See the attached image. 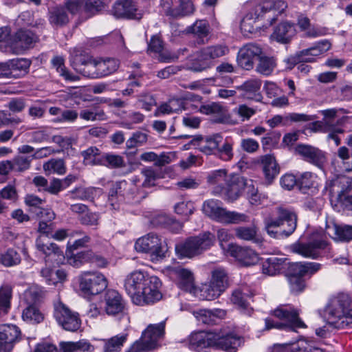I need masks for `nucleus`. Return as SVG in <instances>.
<instances>
[{
    "instance_id": "f257e3e1",
    "label": "nucleus",
    "mask_w": 352,
    "mask_h": 352,
    "mask_svg": "<svg viewBox=\"0 0 352 352\" xmlns=\"http://www.w3.org/2000/svg\"><path fill=\"white\" fill-rule=\"evenodd\" d=\"M162 285L157 276L142 271L131 272L124 280L125 290L137 305H148L162 299Z\"/></svg>"
},
{
    "instance_id": "f03ea898",
    "label": "nucleus",
    "mask_w": 352,
    "mask_h": 352,
    "mask_svg": "<svg viewBox=\"0 0 352 352\" xmlns=\"http://www.w3.org/2000/svg\"><path fill=\"white\" fill-rule=\"evenodd\" d=\"M242 342L243 337L233 331H199L189 336L188 348L195 352H209L211 349L236 352Z\"/></svg>"
},
{
    "instance_id": "7ed1b4c3",
    "label": "nucleus",
    "mask_w": 352,
    "mask_h": 352,
    "mask_svg": "<svg viewBox=\"0 0 352 352\" xmlns=\"http://www.w3.org/2000/svg\"><path fill=\"white\" fill-rule=\"evenodd\" d=\"M349 295L341 294L331 299L322 311H319L320 315L327 324L333 329H344L352 327V308Z\"/></svg>"
},
{
    "instance_id": "20e7f679",
    "label": "nucleus",
    "mask_w": 352,
    "mask_h": 352,
    "mask_svg": "<svg viewBox=\"0 0 352 352\" xmlns=\"http://www.w3.org/2000/svg\"><path fill=\"white\" fill-rule=\"evenodd\" d=\"M216 241L214 234L210 231L199 233L197 236L187 237L184 241L175 244V251L178 258H192L201 254L214 245Z\"/></svg>"
},
{
    "instance_id": "39448f33",
    "label": "nucleus",
    "mask_w": 352,
    "mask_h": 352,
    "mask_svg": "<svg viewBox=\"0 0 352 352\" xmlns=\"http://www.w3.org/2000/svg\"><path fill=\"white\" fill-rule=\"evenodd\" d=\"M321 268V264L311 262H294L286 274L292 294L297 296L303 292L307 287L305 276L313 275Z\"/></svg>"
},
{
    "instance_id": "423d86ee",
    "label": "nucleus",
    "mask_w": 352,
    "mask_h": 352,
    "mask_svg": "<svg viewBox=\"0 0 352 352\" xmlns=\"http://www.w3.org/2000/svg\"><path fill=\"white\" fill-rule=\"evenodd\" d=\"M91 238L86 235L81 239L76 240L73 244H70L68 241L67 244V249L65 253L60 248V247L55 243H50L49 245L44 244L41 237H37L36 239V249L41 252L46 257L53 254L56 256V263H63L65 259L66 255H72L75 250H77L79 248H83L85 246L87 243H89Z\"/></svg>"
},
{
    "instance_id": "0eeeda50",
    "label": "nucleus",
    "mask_w": 352,
    "mask_h": 352,
    "mask_svg": "<svg viewBox=\"0 0 352 352\" xmlns=\"http://www.w3.org/2000/svg\"><path fill=\"white\" fill-rule=\"evenodd\" d=\"M107 285V279L98 272H85L79 276V289L85 298H90L102 293Z\"/></svg>"
},
{
    "instance_id": "6e6552de",
    "label": "nucleus",
    "mask_w": 352,
    "mask_h": 352,
    "mask_svg": "<svg viewBox=\"0 0 352 352\" xmlns=\"http://www.w3.org/2000/svg\"><path fill=\"white\" fill-rule=\"evenodd\" d=\"M229 52V48L225 45H214L201 49L197 54V58L190 68L196 72H202L212 64V60L225 56Z\"/></svg>"
},
{
    "instance_id": "1a4fd4ad",
    "label": "nucleus",
    "mask_w": 352,
    "mask_h": 352,
    "mask_svg": "<svg viewBox=\"0 0 352 352\" xmlns=\"http://www.w3.org/2000/svg\"><path fill=\"white\" fill-rule=\"evenodd\" d=\"M135 249L138 252L148 254L152 259L159 260L166 257L168 250L167 245L155 234L149 233L138 239L135 243Z\"/></svg>"
},
{
    "instance_id": "9d476101",
    "label": "nucleus",
    "mask_w": 352,
    "mask_h": 352,
    "mask_svg": "<svg viewBox=\"0 0 352 352\" xmlns=\"http://www.w3.org/2000/svg\"><path fill=\"white\" fill-rule=\"evenodd\" d=\"M54 317L58 324L65 331L75 332L81 326V320L78 313L72 312L65 305L60 302L55 306Z\"/></svg>"
},
{
    "instance_id": "9b49d317",
    "label": "nucleus",
    "mask_w": 352,
    "mask_h": 352,
    "mask_svg": "<svg viewBox=\"0 0 352 352\" xmlns=\"http://www.w3.org/2000/svg\"><path fill=\"white\" fill-rule=\"evenodd\" d=\"M228 252L241 267H250L260 263L261 258L252 248L232 243L228 245Z\"/></svg>"
},
{
    "instance_id": "f8f14e48",
    "label": "nucleus",
    "mask_w": 352,
    "mask_h": 352,
    "mask_svg": "<svg viewBox=\"0 0 352 352\" xmlns=\"http://www.w3.org/2000/svg\"><path fill=\"white\" fill-rule=\"evenodd\" d=\"M110 12L116 19L140 20L142 17V13L134 0H116Z\"/></svg>"
},
{
    "instance_id": "ddd939ff",
    "label": "nucleus",
    "mask_w": 352,
    "mask_h": 352,
    "mask_svg": "<svg viewBox=\"0 0 352 352\" xmlns=\"http://www.w3.org/2000/svg\"><path fill=\"white\" fill-rule=\"evenodd\" d=\"M21 335L20 328L15 324L0 325V352H10L21 340Z\"/></svg>"
},
{
    "instance_id": "4468645a",
    "label": "nucleus",
    "mask_w": 352,
    "mask_h": 352,
    "mask_svg": "<svg viewBox=\"0 0 352 352\" xmlns=\"http://www.w3.org/2000/svg\"><path fill=\"white\" fill-rule=\"evenodd\" d=\"M247 185L245 177H229L226 180V186L218 185L215 187V192L224 193L225 199L228 201H236L242 194Z\"/></svg>"
},
{
    "instance_id": "2eb2a0df",
    "label": "nucleus",
    "mask_w": 352,
    "mask_h": 352,
    "mask_svg": "<svg viewBox=\"0 0 352 352\" xmlns=\"http://www.w3.org/2000/svg\"><path fill=\"white\" fill-rule=\"evenodd\" d=\"M66 257L69 263L75 267H80L83 264L88 263H94L99 267H104L108 263L105 258L96 254L90 249L74 252L71 256L66 255Z\"/></svg>"
},
{
    "instance_id": "dca6fc26",
    "label": "nucleus",
    "mask_w": 352,
    "mask_h": 352,
    "mask_svg": "<svg viewBox=\"0 0 352 352\" xmlns=\"http://www.w3.org/2000/svg\"><path fill=\"white\" fill-rule=\"evenodd\" d=\"M38 41V36L30 30L21 28L10 38V47L16 54L31 48Z\"/></svg>"
},
{
    "instance_id": "f3484780",
    "label": "nucleus",
    "mask_w": 352,
    "mask_h": 352,
    "mask_svg": "<svg viewBox=\"0 0 352 352\" xmlns=\"http://www.w3.org/2000/svg\"><path fill=\"white\" fill-rule=\"evenodd\" d=\"M294 262L285 257L270 256L267 258H261L260 264L262 265V272L265 274L274 276L283 274L285 276L289 271Z\"/></svg>"
},
{
    "instance_id": "a211bd4d",
    "label": "nucleus",
    "mask_w": 352,
    "mask_h": 352,
    "mask_svg": "<svg viewBox=\"0 0 352 352\" xmlns=\"http://www.w3.org/2000/svg\"><path fill=\"white\" fill-rule=\"evenodd\" d=\"M274 349L278 351H289L290 352H326L325 350L320 347L313 346L310 340L300 336L286 342L274 344Z\"/></svg>"
},
{
    "instance_id": "6ab92c4d",
    "label": "nucleus",
    "mask_w": 352,
    "mask_h": 352,
    "mask_svg": "<svg viewBox=\"0 0 352 352\" xmlns=\"http://www.w3.org/2000/svg\"><path fill=\"white\" fill-rule=\"evenodd\" d=\"M328 243L322 239H315L308 243H300L297 241L291 245L294 253L300 254L305 258L316 259L319 256L318 250H324Z\"/></svg>"
},
{
    "instance_id": "aec40b11",
    "label": "nucleus",
    "mask_w": 352,
    "mask_h": 352,
    "mask_svg": "<svg viewBox=\"0 0 352 352\" xmlns=\"http://www.w3.org/2000/svg\"><path fill=\"white\" fill-rule=\"evenodd\" d=\"M262 54L261 47L254 43H248L239 51L236 58L238 65L243 69L250 70L254 67L255 58H259Z\"/></svg>"
},
{
    "instance_id": "412c9836",
    "label": "nucleus",
    "mask_w": 352,
    "mask_h": 352,
    "mask_svg": "<svg viewBox=\"0 0 352 352\" xmlns=\"http://www.w3.org/2000/svg\"><path fill=\"white\" fill-rule=\"evenodd\" d=\"M128 184L125 180H122L112 184L108 192V201L110 204L115 208V204L118 201L122 200L126 195H132V198L137 199L135 202H139L144 196H138L139 192H135L131 188H128Z\"/></svg>"
},
{
    "instance_id": "4be33fe9",
    "label": "nucleus",
    "mask_w": 352,
    "mask_h": 352,
    "mask_svg": "<svg viewBox=\"0 0 352 352\" xmlns=\"http://www.w3.org/2000/svg\"><path fill=\"white\" fill-rule=\"evenodd\" d=\"M295 153L300 155L305 161L322 168L326 162L324 153L319 148L307 144H298L295 148Z\"/></svg>"
},
{
    "instance_id": "5701e85b",
    "label": "nucleus",
    "mask_w": 352,
    "mask_h": 352,
    "mask_svg": "<svg viewBox=\"0 0 352 352\" xmlns=\"http://www.w3.org/2000/svg\"><path fill=\"white\" fill-rule=\"evenodd\" d=\"M105 311L109 316L122 315L125 313L126 302L116 290L109 289L105 293Z\"/></svg>"
},
{
    "instance_id": "b1692460",
    "label": "nucleus",
    "mask_w": 352,
    "mask_h": 352,
    "mask_svg": "<svg viewBox=\"0 0 352 352\" xmlns=\"http://www.w3.org/2000/svg\"><path fill=\"white\" fill-rule=\"evenodd\" d=\"M258 10L261 12L264 19L272 25L276 17L281 14L287 7V4L282 0H266L258 4Z\"/></svg>"
},
{
    "instance_id": "393cba45",
    "label": "nucleus",
    "mask_w": 352,
    "mask_h": 352,
    "mask_svg": "<svg viewBox=\"0 0 352 352\" xmlns=\"http://www.w3.org/2000/svg\"><path fill=\"white\" fill-rule=\"evenodd\" d=\"M151 226L157 229H167L173 233H178L183 227V223L175 217L166 213L153 215L150 220Z\"/></svg>"
},
{
    "instance_id": "a878e982",
    "label": "nucleus",
    "mask_w": 352,
    "mask_h": 352,
    "mask_svg": "<svg viewBox=\"0 0 352 352\" xmlns=\"http://www.w3.org/2000/svg\"><path fill=\"white\" fill-rule=\"evenodd\" d=\"M199 323L208 326L218 324L226 316V311L221 309H199L192 312Z\"/></svg>"
},
{
    "instance_id": "bb28decb",
    "label": "nucleus",
    "mask_w": 352,
    "mask_h": 352,
    "mask_svg": "<svg viewBox=\"0 0 352 352\" xmlns=\"http://www.w3.org/2000/svg\"><path fill=\"white\" fill-rule=\"evenodd\" d=\"M313 120V117L305 114L291 113L285 116L276 115L271 119L267 120V123L271 128L278 126H288L292 122H305Z\"/></svg>"
},
{
    "instance_id": "cd10ccee",
    "label": "nucleus",
    "mask_w": 352,
    "mask_h": 352,
    "mask_svg": "<svg viewBox=\"0 0 352 352\" xmlns=\"http://www.w3.org/2000/svg\"><path fill=\"white\" fill-rule=\"evenodd\" d=\"M223 137L220 133H215L206 137L196 135L192 138L190 143L195 146H201V150L206 154L211 153L214 150L217 149L219 144L222 142Z\"/></svg>"
},
{
    "instance_id": "c85d7f7f",
    "label": "nucleus",
    "mask_w": 352,
    "mask_h": 352,
    "mask_svg": "<svg viewBox=\"0 0 352 352\" xmlns=\"http://www.w3.org/2000/svg\"><path fill=\"white\" fill-rule=\"evenodd\" d=\"M221 204V202L218 200H207L204 202L202 210L206 215L212 220L223 223L227 210Z\"/></svg>"
},
{
    "instance_id": "c756f323",
    "label": "nucleus",
    "mask_w": 352,
    "mask_h": 352,
    "mask_svg": "<svg viewBox=\"0 0 352 352\" xmlns=\"http://www.w3.org/2000/svg\"><path fill=\"white\" fill-rule=\"evenodd\" d=\"M254 164H261L265 176H276L280 173V166L271 154L260 155L252 160Z\"/></svg>"
},
{
    "instance_id": "7c9ffc66",
    "label": "nucleus",
    "mask_w": 352,
    "mask_h": 352,
    "mask_svg": "<svg viewBox=\"0 0 352 352\" xmlns=\"http://www.w3.org/2000/svg\"><path fill=\"white\" fill-rule=\"evenodd\" d=\"M48 20L50 23L56 28L66 25L69 21V15L63 6H55L49 8Z\"/></svg>"
},
{
    "instance_id": "2f4dec72",
    "label": "nucleus",
    "mask_w": 352,
    "mask_h": 352,
    "mask_svg": "<svg viewBox=\"0 0 352 352\" xmlns=\"http://www.w3.org/2000/svg\"><path fill=\"white\" fill-rule=\"evenodd\" d=\"M234 231L235 236L239 239L250 241L258 245H261L263 242V239L257 234L258 228L254 224L250 226H239Z\"/></svg>"
},
{
    "instance_id": "473e14b6",
    "label": "nucleus",
    "mask_w": 352,
    "mask_h": 352,
    "mask_svg": "<svg viewBox=\"0 0 352 352\" xmlns=\"http://www.w3.org/2000/svg\"><path fill=\"white\" fill-rule=\"evenodd\" d=\"M278 214H279L283 224L287 223V229L283 230V233L286 237L292 235L296 229L298 217L296 213L290 209L283 207L277 208Z\"/></svg>"
},
{
    "instance_id": "72a5a7b5",
    "label": "nucleus",
    "mask_w": 352,
    "mask_h": 352,
    "mask_svg": "<svg viewBox=\"0 0 352 352\" xmlns=\"http://www.w3.org/2000/svg\"><path fill=\"white\" fill-rule=\"evenodd\" d=\"M209 283L221 294L228 288L229 276L227 272L221 267L215 268L211 272Z\"/></svg>"
},
{
    "instance_id": "f704fd0d",
    "label": "nucleus",
    "mask_w": 352,
    "mask_h": 352,
    "mask_svg": "<svg viewBox=\"0 0 352 352\" xmlns=\"http://www.w3.org/2000/svg\"><path fill=\"white\" fill-rule=\"evenodd\" d=\"M172 0H164L163 7L167 14L175 17L188 15L193 12L194 7L191 0H179V5L175 9L169 6Z\"/></svg>"
},
{
    "instance_id": "c9c22d12",
    "label": "nucleus",
    "mask_w": 352,
    "mask_h": 352,
    "mask_svg": "<svg viewBox=\"0 0 352 352\" xmlns=\"http://www.w3.org/2000/svg\"><path fill=\"white\" fill-rule=\"evenodd\" d=\"M104 153L98 147L91 146L80 152L82 163L86 166H101Z\"/></svg>"
},
{
    "instance_id": "e433bc0d",
    "label": "nucleus",
    "mask_w": 352,
    "mask_h": 352,
    "mask_svg": "<svg viewBox=\"0 0 352 352\" xmlns=\"http://www.w3.org/2000/svg\"><path fill=\"white\" fill-rule=\"evenodd\" d=\"M295 34V30L292 25L284 22L280 23L274 30L272 37L280 43H289Z\"/></svg>"
},
{
    "instance_id": "4c0bfd02",
    "label": "nucleus",
    "mask_w": 352,
    "mask_h": 352,
    "mask_svg": "<svg viewBox=\"0 0 352 352\" xmlns=\"http://www.w3.org/2000/svg\"><path fill=\"white\" fill-rule=\"evenodd\" d=\"M258 10V6L256 5L243 19L241 23V28L242 30L252 33L258 28V26L254 27V24L256 23V21L264 19V16L261 12H259Z\"/></svg>"
},
{
    "instance_id": "58836bf2",
    "label": "nucleus",
    "mask_w": 352,
    "mask_h": 352,
    "mask_svg": "<svg viewBox=\"0 0 352 352\" xmlns=\"http://www.w3.org/2000/svg\"><path fill=\"white\" fill-rule=\"evenodd\" d=\"M348 113L349 112L342 108L340 109H329L321 111V114L324 116L322 120L316 123L318 129L324 132L333 130V124L332 120L337 116L338 113Z\"/></svg>"
},
{
    "instance_id": "ea45409f",
    "label": "nucleus",
    "mask_w": 352,
    "mask_h": 352,
    "mask_svg": "<svg viewBox=\"0 0 352 352\" xmlns=\"http://www.w3.org/2000/svg\"><path fill=\"white\" fill-rule=\"evenodd\" d=\"M145 334L146 330L142 333L141 337L135 341L126 352H148L155 349L157 347V341L151 338L144 340Z\"/></svg>"
},
{
    "instance_id": "a19ab883",
    "label": "nucleus",
    "mask_w": 352,
    "mask_h": 352,
    "mask_svg": "<svg viewBox=\"0 0 352 352\" xmlns=\"http://www.w3.org/2000/svg\"><path fill=\"white\" fill-rule=\"evenodd\" d=\"M254 295V294L250 290L245 292L241 289H237L233 291L230 300L239 309L247 311L250 307L248 299L252 298Z\"/></svg>"
},
{
    "instance_id": "79ce46f5",
    "label": "nucleus",
    "mask_w": 352,
    "mask_h": 352,
    "mask_svg": "<svg viewBox=\"0 0 352 352\" xmlns=\"http://www.w3.org/2000/svg\"><path fill=\"white\" fill-rule=\"evenodd\" d=\"M6 67L5 72V77L8 78L12 75V72L15 71L22 72L24 74L28 72L30 65V62L25 58H17L10 60L3 63Z\"/></svg>"
},
{
    "instance_id": "37998d69",
    "label": "nucleus",
    "mask_w": 352,
    "mask_h": 352,
    "mask_svg": "<svg viewBox=\"0 0 352 352\" xmlns=\"http://www.w3.org/2000/svg\"><path fill=\"white\" fill-rule=\"evenodd\" d=\"M331 43L327 40H323L317 43L314 46L302 50V54L305 58L310 60H305V63L313 62L314 56H318L321 54L328 51L331 48Z\"/></svg>"
},
{
    "instance_id": "c03bdc74",
    "label": "nucleus",
    "mask_w": 352,
    "mask_h": 352,
    "mask_svg": "<svg viewBox=\"0 0 352 352\" xmlns=\"http://www.w3.org/2000/svg\"><path fill=\"white\" fill-rule=\"evenodd\" d=\"M335 236L333 239L336 241L340 242H350L352 241V226L341 223L333 224L332 228Z\"/></svg>"
},
{
    "instance_id": "a18cd8bd",
    "label": "nucleus",
    "mask_w": 352,
    "mask_h": 352,
    "mask_svg": "<svg viewBox=\"0 0 352 352\" xmlns=\"http://www.w3.org/2000/svg\"><path fill=\"white\" fill-rule=\"evenodd\" d=\"M200 112L206 115L218 116L216 122L221 123L224 121L226 109L219 103L211 102L201 105L200 107Z\"/></svg>"
},
{
    "instance_id": "49530a36",
    "label": "nucleus",
    "mask_w": 352,
    "mask_h": 352,
    "mask_svg": "<svg viewBox=\"0 0 352 352\" xmlns=\"http://www.w3.org/2000/svg\"><path fill=\"white\" fill-rule=\"evenodd\" d=\"M120 63L115 58H107L106 60H98V75L99 78L108 76L118 69Z\"/></svg>"
},
{
    "instance_id": "de8ad7c7",
    "label": "nucleus",
    "mask_w": 352,
    "mask_h": 352,
    "mask_svg": "<svg viewBox=\"0 0 352 352\" xmlns=\"http://www.w3.org/2000/svg\"><path fill=\"white\" fill-rule=\"evenodd\" d=\"M43 170L47 175L66 173V165L63 159L53 158L43 164Z\"/></svg>"
},
{
    "instance_id": "09e8293b",
    "label": "nucleus",
    "mask_w": 352,
    "mask_h": 352,
    "mask_svg": "<svg viewBox=\"0 0 352 352\" xmlns=\"http://www.w3.org/2000/svg\"><path fill=\"white\" fill-rule=\"evenodd\" d=\"M102 166L109 169H120L125 167L126 163L124 157L113 153H104Z\"/></svg>"
},
{
    "instance_id": "8fccbe9b",
    "label": "nucleus",
    "mask_w": 352,
    "mask_h": 352,
    "mask_svg": "<svg viewBox=\"0 0 352 352\" xmlns=\"http://www.w3.org/2000/svg\"><path fill=\"white\" fill-rule=\"evenodd\" d=\"M140 158L146 162H154L156 166H163L171 162L169 155L165 153L157 155L153 151L143 153Z\"/></svg>"
},
{
    "instance_id": "3c124183",
    "label": "nucleus",
    "mask_w": 352,
    "mask_h": 352,
    "mask_svg": "<svg viewBox=\"0 0 352 352\" xmlns=\"http://www.w3.org/2000/svg\"><path fill=\"white\" fill-rule=\"evenodd\" d=\"M22 318L30 324H37L43 321L44 315L34 305H30L23 311Z\"/></svg>"
},
{
    "instance_id": "603ef678",
    "label": "nucleus",
    "mask_w": 352,
    "mask_h": 352,
    "mask_svg": "<svg viewBox=\"0 0 352 352\" xmlns=\"http://www.w3.org/2000/svg\"><path fill=\"white\" fill-rule=\"evenodd\" d=\"M298 25L302 31H306V35L309 37H317L323 35V30L315 26H311L310 20L302 14L298 18Z\"/></svg>"
},
{
    "instance_id": "864d4df0",
    "label": "nucleus",
    "mask_w": 352,
    "mask_h": 352,
    "mask_svg": "<svg viewBox=\"0 0 352 352\" xmlns=\"http://www.w3.org/2000/svg\"><path fill=\"white\" fill-rule=\"evenodd\" d=\"M276 66V63L274 58L260 56L256 71L263 76H269L273 72Z\"/></svg>"
},
{
    "instance_id": "5fc2aeb1",
    "label": "nucleus",
    "mask_w": 352,
    "mask_h": 352,
    "mask_svg": "<svg viewBox=\"0 0 352 352\" xmlns=\"http://www.w3.org/2000/svg\"><path fill=\"white\" fill-rule=\"evenodd\" d=\"M127 336V333H122L107 340L104 345V352H119L126 341Z\"/></svg>"
},
{
    "instance_id": "6e6d98bb",
    "label": "nucleus",
    "mask_w": 352,
    "mask_h": 352,
    "mask_svg": "<svg viewBox=\"0 0 352 352\" xmlns=\"http://www.w3.org/2000/svg\"><path fill=\"white\" fill-rule=\"evenodd\" d=\"M190 31L199 39V43H204V38H206L210 33V26L208 23L204 20L197 21L191 27Z\"/></svg>"
},
{
    "instance_id": "4d7b16f0",
    "label": "nucleus",
    "mask_w": 352,
    "mask_h": 352,
    "mask_svg": "<svg viewBox=\"0 0 352 352\" xmlns=\"http://www.w3.org/2000/svg\"><path fill=\"white\" fill-rule=\"evenodd\" d=\"M52 64L60 76H63L66 80L76 81L79 79L77 76L70 74L66 69L63 57L58 56L54 57L52 59Z\"/></svg>"
},
{
    "instance_id": "13d9d810",
    "label": "nucleus",
    "mask_w": 352,
    "mask_h": 352,
    "mask_svg": "<svg viewBox=\"0 0 352 352\" xmlns=\"http://www.w3.org/2000/svg\"><path fill=\"white\" fill-rule=\"evenodd\" d=\"M21 261L20 254L14 248H8L0 254V263L6 267L16 265Z\"/></svg>"
},
{
    "instance_id": "bf43d9fd",
    "label": "nucleus",
    "mask_w": 352,
    "mask_h": 352,
    "mask_svg": "<svg viewBox=\"0 0 352 352\" xmlns=\"http://www.w3.org/2000/svg\"><path fill=\"white\" fill-rule=\"evenodd\" d=\"M202 300H212L219 298L221 294L208 282L203 284L200 288L197 289V294Z\"/></svg>"
},
{
    "instance_id": "052dcab7",
    "label": "nucleus",
    "mask_w": 352,
    "mask_h": 352,
    "mask_svg": "<svg viewBox=\"0 0 352 352\" xmlns=\"http://www.w3.org/2000/svg\"><path fill=\"white\" fill-rule=\"evenodd\" d=\"M98 60H89V61L87 63L86 66L82 68H78V64L75 63L74 65V69L82 74L83 76L91 78H99L98 75Z\"/></svg>"
},
{
    "instance_id": "680f3d73",
    "label": "nucleus",
    "mask_w": 352,
    "mask_h": 352,
    "mask_svg": "<svg viewBox=\"0 0 352 352\" xmlns=\"http://www.w3.org/2000/svg\"><path fill=\"white\" fill-rule=\"evenodd\" d=\"M24 203L28 207L27 212L30 214L38 210L39 207L45 203V200L34 194H27L24 197Z\"/></svg>"
},
{
    "instance_id": "e2e57ef3",
    "label": "nucleus",
    "mask_w": 352,
    "mask_h": 352,
    "mask_svg": "<svg viewBox=\"0 0 352 352\" xmlns=\"http://www.w3.org/2000/svg\"><path fill=\"white\" fill-rule=\"evenodd\" d=\"M12 289L6 287L0 289V316L2 313L7 314L10 308Z\"/></svg>"
},
{
    "instance_id": "0e129e2a",
    "label": "nucleus",
    "mask_w": 352,
    "mask_h": 352,
    "mask_svg": "<svg viewBox=\"0 0 352 352\" xmlns=\"http://www.w3.org/2000/svg\"><path fill=\"white\" fill-rule=\"evenodd\" d=\"M261 86V80L258 79H251L243 83V88L247 93L253 94L255 100L260 101L262 98L261 95L259 94Z\"/></svg>"
},
{
    "instance_id": "69168bd1",
    "label": "nucleus",
    "mask_w": 352,
    "mask_h": 352,
    "mask_svg": "<svg viewBox=\"0 0 352 352\" xmlns=\"http://www.w3.org/2000/svg\"><path fill=\"white\" fill-rule=\"evenodd\" d=\"M174 210L175 213L183 216L185 220H188V217L194 213L195 208L194 203L191 201L187 202L182 201L175 205Z\"/></svg>"
},
{
    "instance_id": "338daca9",
    "label": "nucleus",
    "mask_w": 352,
    "mask_h": 352,
    "mask_svg": "<svg viewBox=\"0 0 352 352\" xmlns=\"http://www.w3.org/2000/svg\"><path fill=\"white\" fill-rule=\"evenodd\" d=\"M11 162L13 166V172L22 173L30 168L31 159L30 157L17 155Z\"/></svg>"
},
{
    "instance_id": "774afa93",
    "label": "nucleus",
    "mask_w": 352,
    "mask_h": 352,
    "mask_svg": "<svg viewBox=\"0 0 352 352\" xmlns=\"http://www.w3.org/2000/svg\"><path fill=\"white\" fill-rule=\"evenodd\" d=\"M148 140V135L146 133L137 131L133 133L132 136L126 142V146L127 148H134L144 145Z\"/></svg>"
}]
</instances>
